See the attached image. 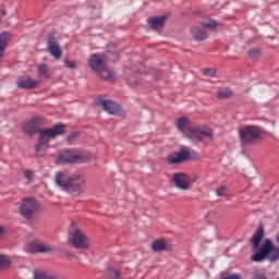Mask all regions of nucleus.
I'll return each instance as SVG.
<instances>
[{"label": "nucleus", "mask_w": 279, "mask_h": 279, "mask_svg": "<svg viewBox=\"0 0 279 279\" xmlns=\"http://www.w3.org/2000/svg\"><path fill=\"white\" fill-rule=\"evenodd\" d=\"M177 126L182 133L187 134V137L194 143H207L211 141L214 136L213 131L209 129H203L201 126L190 128L186 118L179 119Z\"/></svg>", "instance_id": "f257e3e1"}, {"label": "nucleus", "mask_w": 279, "mask_h": 279, "mask_svg": "<svg viewBox=\"0 0 279 279\" xmlns=\"http://www.w3.org/2000/svg\"><path fill=\"white\" fill-rule=\"evenodd\" d=\"M63 133L64 125L60 123L52 129L40 131L39 144L36 146L37 156L44 157L46 155L47 144Z\"/></svg>", "instance_id": "f03ea898"}, {"label": "nucleus", "mask_w": 279, "mask_h": 279, "mask_svg": "<svg viewBox=\"0 0 279 279\" xmlns=\"http://www.w3.org/2000/svg\"><path fill=\"white\" fill-rule=\"evenodd\" d=\"M68 241L73 247L77 250H85L89 246L88 238L81 229L74 225H72L69 230Z\"/></svg>", "instance_id": "7ed1b4c3"}, {"label": "nucleus", "mask_w": 279, "mask_h": 279, "mask_svg": "<svg viewBox=\"0 0 279 279\" xmlns=\"http://www.w3.org/2000/svg\"><path fill=\"white\" fill-rule=\"evenodd\" d=\"M240 138L243 144H250L262 138V131L257 126H245L244 129L240 130Z\"/></svg>", "instance_id": "20e7f679"}, {"label": "nucleus", "mask_w": 279, "mask_h": 279, "mask_svg": "<svg viewBox=\"0 0 279 279\" xmlns=\"http://www.w3.org/2000/svg\"><path fill=\"white\" fill-rule=\"evenodd\" d=\"M86 180L82 175H73L65 192L74 197L81 196L85 191Z\"/></svg>", "instance_id": "39448f33"}, {"label": "nucleus", "mask_w": 279, "mask_h": 279, "mask_svg": "<svg viewBox=\"0 0 279 279\" xmlns=\"http://www.w3.org/2000/svg\"><path fill=\"white\" fill-rule=\"evenodd\" d=\"M37 210L38 204L34 198H24L19 208L21 216L27 220L32 219Z\"/></svg>", "instance_id": "423d86ee"}, {"label": "nucleus", "mask_w": 279, "mask_h": 279, "mask_svg": "<svg viewBox=\"0 0 279 279\" xmlns=\"http://www.w3.org/2000/svg\"><path fill=\"white\" fill-rule=\"evenodd\" d=\"M57 161L58 163H84L88 161V158H84L75 150H66L58 157Z\"/></svg>", "instance_id": "0eeeda50"}, {"label": "nucleus", "mask_w": 279, "mask_h": 279, "mask_svg": "<svg viewBox=\"0 0 279 279\" xmlns=\"http://www.w3.org/2000/svg\"><path fill=\"white\" fill-rule=\"evenodd\" d=\"M107 58L101 53L90 54L88 59L89 68L96 72L100 73L106 68Z\"/></svg>", "instance_id": "6e6552de"}, {"label": "nucleus", "mask_w": 279, "mask_h": 279, "mask_svg": "<svg viewBox=\"0 0 279 279\" xmlns=\"http://www.w3.org/2000/svg\"><path fill=\"white\" fill-rule=\"evenodd\" d=\"M190 157V150L186 147H183L179 153H172L169 157H168V161L171 165H177V163H181L185 160H187Z\"/></svg>", "instance_id": "1a4fd4ad"}, {"label": "nucleus", "mask_w": 279, "mask_h": 279, "mask_svg": "<svg viewBox=\"0 0 279 279\" xmlns=\"http://www.w3.org/2000/svg\"><path fill=\"white\" fill-rule=\"evenodd\" d=\"M174 184L178 189L187 191L191 189V180L184 173H177L173 175Z\"/></svg>", "instance_id": "9d476101"}, {"label": "nucleus", "mask_w": 279, "mask_h": 279, "mask_svg": "<svg viewBox=\"0 0 279 279\" xmlns=\"http://www.w3.org/2000/svg\"><path fill=\"white\" fill-rule=\"evenodd\" d=\"M72 182V177L66 172H58L56 175V184L62 190L66 191Z\"/></svg>", "instance_id": "9b49d317"}, {"label": "nucleus", "mask_w": 279, "mask_h": 279, "mask_svg": "<svg viewBox=\"0 0 279 279\" xmlns=\"http://www.w3.org/2000/svg\"><path fill=\"white\" fill-rule=\"evenodd\" d=\"M48 51L56 59L59 60L62 56V50L59 47L57 40L53 37H48Z\"/></svg>", "instance_id": "f8f14e48"}, {"label": "nucleus", "mask_w": 279, "mask_h": 279, "mask_svg": "<svg viewBox=\"0 0 279 279\" xmlns=\"http://www.w3.org/2000/svg\"><path fill=\"white\" fill-rule=\"evenodd\" d=\"M16 84L19 88L32 89L37 85V81H34L31 76H20Z\"/></svg>", "instance_id": "ddd939ff"}, {"label": "nucleus", "mask_w": 279, "mask_h": 279, "mask_svg": "<svg viewBox=\"0 0 279 279\" xmlns=\"http://www.w3.org/2000/svg\"><path fill=\"white\" fill-rule=\"evenodd\" d=\"M191 35L196 41H204L208 38V33L205 28H201V26H193L191 28Z\"/></svg>", "instance_id": "4468645a"}, {"label": "nucleus", "mask_w": 279, "mask_h": 279, "mask_svg": "<svg viewBox=\"0 0 279 279\" xmlns=\"http://www.w3.org/2000/svg\"><path fill=\"white\" fill-rule=\"evenodd\" d=\"M168 15H160L159 17H149L148 24L154 31L162 29Z\"/></svg>", "instance_id": "2eb2a0df"}, {"label": "nucleus", "mask_w": 279, "mask_h": 279, "mask_svg": "<svg viewBox=\"0 0 279 279\" xmlns=\"http://www.w3.org/2000/svg\"><path fill=\"white\" fill-rule=\"evenodd\" d=\"M99 105L110 114H119L121 111V108L110 100L100 101Z\"/></svg>", "instance_id": "dca6fc26"}, {"label": "nucleus", "mask_w": 279, "mask_h": 279, "mask_svg": "<svg viewBox=\"0 0 279 279\" xmlns=\"http://www.w3.org/2000/svg\"><path fill=\"white\" fill-rule=\"evenodd\" d=\"M32 250L34 253H51L53 251L50 245L40 242L33 243Z\"/></svg>", "instance_id": "f3484780"}, {"label": "nucleus", "mask_w": 279, "mask_h": 279, "mask_svg": "<svg viewBox=\"0 0 279 279\" xmlns=\"http://www.w3.org/2000/svg\"><path fill=\"white\" fill-rule=\"evenodd\" d=\"M38 129H39V120L38 119H34V120L27 122L23 126L24 132L27 134H34L38 131Z\"/></svg>", "instance_id": "a211bd4d"}, {"label": "nucleus", "mask_w": 279, "mask_h": 279, "mask_svg": "<svg viewBox=\"0 0 279 279\" xmlns=\"http://www.w3.org/2000/svg\"><path fill=\"white\" fill-rule=\"evenodd\" d=\"M263 236H264V230L263 228H259L252 238V244L254 246V251H257L259 248V243Z\"/></svg>", "instance_id": "6ab92c4d"}, {"label": "nucleus", "mask_w": 279, "mask_h": 279, "mask_svg": "<svg viewBox=\"0 0 279 279\" xmlns=\"http://www.w3.org/2000/svg\"><path fill=\"white\" fill-rule=\"evenodd\" d=\"M100 74V77L108 82H113L117 78V74L112 72V70H107L104 68L101 72H98Z\"/></svg>", "instance_id": "aec40b11"}, {"label": "nucleus", "mask_w": 279, "mask_h": 279, "mask_svg": "<svg viewBox=\"0 0 279 279\" xmlns=\"http://www.w3.org/2000/svg\"><path fill=\"white\" fill-rule=\"evenodd\" d=\"M34 279H61L56 275H51L45 271H34Z\"/></svg>", "instance_id": "412c9836"}, {"label": "nucleus", "mask_w": 279, "mask_h": 279, "mask_svg": "<svg viewBox=\"0 0 279 279\" xmlns=\"http://www.w3.org/2000/svg\"><path fill=\"white\" fill-rule=\"evenodd\" d=\"M218 98L219 99H228L230 97L233 96V92H231L229 89V87H221L219 90H218Z\"/></svg>", "instance_id": "4be33fe9"}, {"label": "nucleus", "mask_w": 279, "mask_h": 279, "mask_svg": "<svg viewBox=\"0 0 279 279\" xmlns=\"http://www.w3.org/2000/svg\"><path fill=\"white\" fill-rule=\"evenodd\" d=\"M274 250L272 242L267 239L265 243L263 244L260 252L264 253V255L267 257Z\"/></svg>", "instance_id": "5701e85b"}, {"label": "nucleus", "mask_w": 279, "mask_h": 279, "mask_svg": "<svg viewBox=\"0 0 279 279\" xmlns=\"http://www.w3.org/2000/svg\"><path fill=\"white\" fill-rule=\"evenodd\" d=\"M12 262L10 259V256L7 255H0V269H8L10 268Z\"/></svg>", "instance_id": "b1692460"}, {"label": "nucleus", "mask_w": 279, "mask_h": 279, "mask_svg": "<svg viewBox=\"0 0 279 279\" xmlns=\"http://www.w3.org/2000/svg\"><path fill=\"white\" fill-rule=\"evenodd\" d=\"M37 71L39 76L49 77V74H48L49 68L45 65V63H43L41 65H38Z\"/></svg>", "instance_id": "393cba45"}, {"label": "nucleus", "mask_w": 279, "mask_h": 279, "mask_svg": "<svg viewBox=\"0 0 279 279\" xmlns=\"http://www.w3.org/2000/svg\"><path fill=\"white\" fill-rule=\"evenodd\" d=\"M155 252H160L166 248V243L161 240L155 241L151 245Z\"/></svg>", "instance_id": "a878e982"}, {"label": "nucleus", "mask_w": 279, "mask_h": 279, "mask_svg": "<svg viewBox=\"0 0 279 279\" xmlns=\"http://www.w3.org/2000/svg\"><path fill=\"white\" fill-rule=\"evenodd\" d=\"M220 279H242V276L239 274L230 275L228 272H222L220 275Z\"/></svg>", "instance_id": "bb28decb"}, {"label": "nucleus", "mask_w": 279, "mask_h": 279, "mask_svg": "<svg viewBox=\"0 0 279 279\" xmlns=\"http://www.w3.org/2000/svg\"><path fill=\"white\" fill-rule=\"evenodd\" d=\"M201 25L205 28L211 29L217 26V22H214V20H207V22H202Z\"/></svg>", "instance_id": "cd10ccee"}, {"label": "nucleus", "mask_w": 279, "mask_h": 279, "mask_svg": "<svg viewBox=\"0 0 279 279\" xmlns=\"http://www.w3.org/2000/svg\"><path fill=\"white\" fill-rule=\"evenodd\" d=\"M202 72L208 77H214L216 75V70H214V68H203Z\"/></svg>", "instance_id": "c85d7f7f"}, {"label": "nucleus", "mask_w": 279, "mask_h": 279, "mask_svg": "<svg viewBox=\"0 0 279 279\" xmlns=\"http://www.w3.org/2000/svg\"><path fill=\"white\" fill-rule=\"evenodd\" d=\"M267 256L262 253L260 251L257 252L253 257H252V260L253 262H256V263H259V262H263Z\"/></svg>", "instance_id": "c756f323"}, {"label": "nucleus", "mask_w": 279, "mask_h": 279, "mask_svg": "<svg viewBox=\"0 0 279 279\" xmlns=\"http://www.w3.org/2000/svg\"><path fill=\"white\" fill-rule=\"evenodd\" d=\"M107 274H108V276H109L110 278H113V279H118V278L120 277V271L114 270V269H112V268H109V269L107 270Z\"/></svg>", "instance_id": "7c9ffc66"}, {"label": "nucleus", "mask_w": 279, "mask_h": 279, "mask_svg": "<svg viewBox=\"0 0 279 279\" xmlns=\"http://www.w3.org/2000/svg\"><path fill=\"white\" fill-rule=\"evenodd\" d=\"M271 252L272 253H271V256H270V260L276 262L277 259H279V247L274 246V250Z\"/></svg>", "instance_id": "2f4dec72"}, {"label": "nucleus", "mask_w": 279, "mask_h": 279, "mask_svg": "<svg viewBox=\"0 0 279 279\" xmlns=\"http://www.w3.org/2000/svg\"><path fill=\"white\" fill-rule=\"evenodd\" d=\"M250 56L253 59L257 60L260 56V52H259L258 48H253L252 50H250Z\"/></svg>", "instance_id": "473e14b6"}, {"label": "nucleus", "mask_w": 279, "mask_h": 279, "mask_svg": "<svg viewBox=\"0 0 279 279\" xmlns=\"http://www.w3.org/2000/svg\"><path fill=\"white\" fill-rule=\"evenodd\" d=\"M24 177L27 179V183H31V181L34 179V173L29 170L23 171Z\"/></svg>", "instance_id": "72a5a7b5"}, {"label": "nucleus", "mask_w": 279, "mask_h": 279, "mask_svg": "<svg viewBox=\"0 0 279 279\" xmlns=\"http://www.w3.org/2000/svg\"><path fill=\"white\" fill-rule=\"evenodd\" d=\"M64 63H65V65H66L69 69H71V70H74V69H76V66H77L76 61H69L68 59H65Z\"/></svg>", "instance_id": "f704fd0d"}, {"label": "nucleus", "mask_w": 279, "mask_h": 279, "mask_svg": "<svg viewBox=\"0 0 279 279\" xmlns=\"http://www.w3.org/2000/svg\"><path fill=\"white\" fill-rule=\"evenodd\" d=\"M217 195L218 196H226V187L225 186H220L218 190H217Z\"/></svg>", "instance_id": "c9c22d12"}, {"label": "nucleus", "mask_w": 279, "mask_h": 279, "mask_svg": "<svg viewBox=\"0 0 279 279\" xmlns=\"http://www.w3.org/2000/svg\"><path fill=\"white\" fill-rule=\"evenodd\" d=\"M8 13L5 12V9H0V23H1V21L3 20V17H5V15H7Z\"/></svg>", "instance_id": "e433bc0d"}, {"label": "nucleus", "mask_w": 279, "mask_h": 279, "mask_svg": "<svg viewBox=\"0 0 279 279\" xmlns=\"http://www.w3.org/2000/svg\"><path fill=\"white\" fill-rule=\"evenodd\" d=\"M254 279H267L263 274H258L254 277Z\"/></svg>", "instance_id": "4c0bfd02"}, {"label": "nucleus", "mask_w": 279, "mask_h": 279, "mask_svg": "<svg viewBox=\"0 0 279 279\" xmlns=\"http://www.w3.org/2000/svg\"><path fill=\"white\" fill-rule=\"evenodd\" d=\"M76 136V134H73L72 136L68 137V141L71 143Z\"/></svg>", "instance_id": "58836bf2"}, {"label": "nucleus", "mask_w": 279, "mask_h": 279, "mask_svg": "<svg viewBox=\"0 0 279 279\" xmlns=\"http://www.w3.org/2000/svg\"><path fill=\"white\" fill-rule=\"evenodd\" d=\"M3 232H5V229H3V227H0V236L3 235Z\"/></svg>", "instance_id": "ea45409f"}, {"label": "nucleus", "mask_w": 279, "mask_h": 279, "mask_svg": "<svg viewBox=\"0 0 279 279\" xmlns=\"http://www.w3.org/2000/svg\"><path fill=\"white\" fill-rule=\"evenodd\" d=\"M276 240H277V241H278V243H279V234L277 235Z\"/></svg>", "instance_id": "a19ab883"}]
</instances>
